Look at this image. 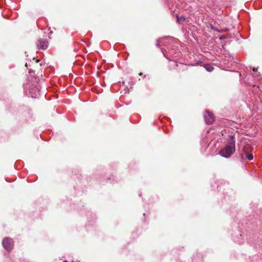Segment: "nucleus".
Listing matches in <instances>:
<instances>
[{"label": "nucleus", "instance_id": "7", "mask_svg": "<svg viewBox=\"0 0 262 262\" xmlns=\"http://www.w3.org/2000/svg\"><path fill=\"white\" fill-rule=\"evenodd\" d=\"M39 92L40 90L38 88H36V90L35 91V92L33 93V89H30V93H33L32 95H31V97L33 98H36L37 97L38 95H39Z\"/></svg>", "mask_w": 262, "mask_h": 262}, {"label": "nucleus", "instance_id": "11", "mask_svg": "<svg viewBox=\"0 0 262 262\" xmlns=\"http://www.w3.org/2000/svg\"><path fill=\"white\" fill-rule=\"evenodd\" d=\"M210 28L212 30H214L215 31H216V32H220V30H219V29H216V28H215L212 25H210Z\"/></svg>", "mask_w": 262, "mask_h": 262}, {"label": "nucleus", "instance_id": "1", "mask_svg": "<svg viewBox=\"0 0 262 262\" xmlns=\"http://www.w3.org/2000/svg\"><path fill=\"white\" fill-rule=\"evenodd\" d=\"M235 148L234 147L226 145L220 151V155L226 158L230 157L235 152Z\"/></svg>", "mask_w": 262, "mask_h": 262}, {"label": "nucleus", "instance_id": "12", "mask_svg": "<svg viewBox=\"0 0 262 262\" xmlns=\"http://www.w3.org/2000/svg\"><path fill=\"white\" fill-rule=\"evenodd\" d=\"M156 46L158 47H160V42H159V40H157Z\"/></svg>", "mask_w": 262, "mask_h": 262}, {"label": "nucleus", "instance_id": "5", "mask_svg": "<svg viewBox=\"0 0 262 262\" xmlns=\"http://www.w3.org/2000/svg\"><path fill=\"white\" fill-rule=\"evenodd\" d=\"M243 153L241 154L242 158L243 159H244V158H246L248 159L249 161H251L253 158V156L252 154L248 152L247 151H246L245 148H244L243 149Z\"/></svg>", "mask_w": 262, "mask_h": 262}, {"label": "nucleus", "instance_id": "6", "mask_svg": "<svg viewBox=\"0 0 262 262\" xmlns=\"http://www.w3.org/2000/svg\"><path fill=\"white\" fill-rule=\"evenodd\" d=\"M227 143L228 144L227 145L235 147V139L234 137L233 136H228Z\"/></svg>", "mask_w": 262, "mask_h": 262}, {"label": "nucleus", "instance_id": "8", "mask_svg": "<svg viewBox=\"0 0 262 262\" xmlns=\"http://www.w3.org/2000/svg\"><path fill=\"white\" fill-rule=\"evenodd\" d=\"M188 70V67L186 65L181 64L179 69V72L181 73Z\"/></svg>", "mask_w": 262, "mask_h": 262}, {"label": "nucleus", "instance_id": "13", "mask_svg": "<svg viewBox=\"0 0 262 262\" xmlns=\"http://www.w3.org/2000/svg\"><path fill=\"white\" fill-rule=\"evenodd\" d=\"M202 63V61H198L196 63H195V64H193V65H194V66H196V65H199V64H201V63Z\"/></svg>", "mask_w": 262, "mask_h": 262}, {"label": "nucleus", "instance_id": "16", "mask_svg": "<svg viewBox=\"0 0 262 262\" xmlns=\"http://www.w3.org/2000/svg\"><path fill=\"white\" fill-rule=\"evenodd\" d=\"M139 75H142V73H140L139 74Z\"/></svg>", "mask_w": 262, "mask_h": 262}, {"label": "nucleus", "instance_id": "4", "mask_svg": "<svg viewBox=\"0 0 262 262\" xmlns=\"http://www.w3.org/2000/svg\"><path fill=\"white\" fill-rule=\"evenodd\" d=\"M204 117L206 123L208 124H212L214 121L213 115L208 111H205Z\"/></svg>", "mask_w": 262, "mask_h": 262}, {"label": "nucleus", "instance_id": "3", "mask_svg": "<svg viewBox=\"0 0 262 262\" xmlns=\"http://www.w3.org/2000/svg\"><path fill=\"white\" fill-rule=\"evenodd\" d=\"M37 48L39 50H46L49 46V42L46 39H39L36 42Z\"/></svg>", "mask_w": 262, "mask_h": 262}, {"label": "nucleus", "instance_id": "15", "mask_svg": "<svg viewBox=\"0 0 262 262\" xmlns=\"http://www.w3.org/2000/svg\"><path fill=\"white\" fill-rule=\"evenodd\" d=\"M178 66H179L178 64H177V63L176 64V66L178 67Z\"/></svg>", "mask_w": 262, "mask_h": 262}, {"label": "nucleus", "instance_id": "10", "mask_svg": "<svg viewBox=\"0 0 262 262\" xmlns=\"http://www.w3.org/2000/svg\"><path fill=\"white\" fill-rule=\"evenodd\" d=\"M176 17H177V22L179 23L184 22L186 20V17L183 16H179L178 15H177Z\"/></svg>", "mask_w": 262, "mask_h": 262}, {"label": "nucleus", "instance_id": "9", "mask_svg": "<svg viewBox=\"0 0 262 262\" xmlns=\"http://www.w3.org/2000/svg\"><path fill=\"white\" fill-rule=\"evenodd\" d=\"M204 67L208 72H212L214 70L213 67L210 64H204Z\"/></svg>", "mask_w": 262, "mask_h": 262}, {"label": "nucleus", "instance_id": "14", "mask_svg": "<svg viewBox=\"0 0 262 262\" xmlns=\"http://www.w3.org/2000/svg\"><path fill=\"white\" fill-rule=\"evenodd\" d=\"M253 71H256V70L255 69V68H253Z\"/></svg>", "mask_w": 262, "mask_h": 262}, {"label": "nucleus", "instance_id": "2", "mask_svg": "<svg viewBox=\"0 0 262 262\" xmlns=\"http://www.w3.org/2000/svg\"><path fill=\"white\" fill-rule=\"evenodd\" d=\"M2 244L4 248L7 251H10L13 247V241L12 238L5 237L3 239Z\"/></svg>", "mask_w": 262, "mask_h": 262}, {"label": "nucleus", "instance_id": "17", "mask_svg": "<svg viewBox=\"0 0 262 262\" xmlns=\"http://www.w3.org/2000/svg\"><path fill=\"white\" fill-rule=\"evenodd\" d=\"M63 262H68L67 260H64Z\"/></svg>", "mask_w": 262, "mask_h": 262}]
</instances>
